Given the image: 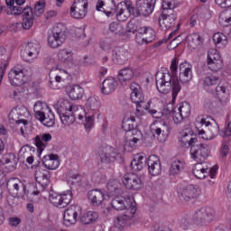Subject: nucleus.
Masks as SVG:
<instances>
[{
  "instance_id": "61",
  "label": "nucleus",
  "mask_w": 231,
  "mask_h": 231,
  "mask_svg": "<svg viewBox=\"0 0 231 231\" xmlns=\"http://www.w3.org/2000/svg\"><path fill=\"white\" fill-rule=\"evenodd\" d=\"M179 223L183 230H187L190 226V217L189 216L182 217L179 220Z\"/></svg>"
},
{
  "instance_id": "22",
  "label": "nucleus",
  "mask_w": 231,
  "mask_h": 231,
  "mask_svg": "<svg viewBox=\"0 0 231 231\" xmlns=\"http://www.w3.org/2000/svg\"><path fill=\"white\" fill-rule=\"evenodd\" d=\"M180 81L182 84H187L192 80V66L188 63H181L180 65Z\"/></svg>"
},
{
  "instance_id": "41",
  "label": "nucleus",
  "mask_w": 231,
  "mask_h": 231,
  "mask_svg": "<svg viewBox=\"0 0 231 231\" xmlns=\"http://www.w3.org/2000/svg\"><path fill=\"white\" fill-rule=\"evenodd\" d=\"M213 42L217 48H226L228 44V37L223 32H217L213 35Z\"/></svg>"
},
{
  "instance_id": "12",
  "label": "nucleus",
  "mask_w": 231,
  "mask_h": 231,
  "mask_svg": "<svg viewBox=\"0 0 231 231\" xmlns=\"http://www.w3.org/2000/svg\"><path fill=\"white\" fill-rule=\"evenodd\" d=\"M201 194V189L198 186L192 184L183 186L179 189V197L184 201H190V199H198Z\"/></svg>"
},
{
  "instance_id": "4",
  "label": "nucleus",
  "mask_w": 231,
  "mask_h": 231,
  "mask_svg": "<svg viewBox=\"0 0 231 231\" xmlns=\"http://www.w3.org/2000/svg\"><path fill=\"white\" fill-rule=\"evenodd\" d=\"M171 73H162V78L160 79H156V88L159 93H162V95H167L171 89H172V81L176 79V73H178V60L174 58L171 60Z\"/></svg>"
},
{
  "instance_id": "57",
  "label": "nucleus",
  "mask_w": 231,
  "mask_h": 231,
  "mask_svg": "<svg viewBox=\"0 0 231 231\" xmlns=\"http://www.w3.org/2000/svg\"><path fill=\"white\" fill-rule=\"evenodd\" d=\"M44 6L45 4L44 2H37L36 5H34V11L32 12V15H36V17H40L41 14L44 13Z\"/></svg>"
},
{
  "instance_id": "49",
  "label": "nucleus",
  "mask_w": 231,
  "mask_h": 231,
  "mask_svg": "<svg viewBox=\"0 0 231 231\" xmlns=\"http://www.w3.org/2000/svg\"><path fill=\"white\" fill-rule=\"evenodd\" d=\"M109 31L115 35H124V25L119 22H112L109 24Z\"/></svg>"
},
{
  "instance_id": "21",
  "label": "nucleus",
  "mask_w": 231,
  "mask_h": 231,
  "mask_svg": "<svg viewBox=\"0 0 231 231\" xmlns=\"http://www.w3.org/2000/svg\"><path fill=\"white\" fill-rule=\"evenodd\" d=\"M19 159L14 153H5L0 159L1 165H6L11 172L15 171Z\"/></svg>"
},
{
  "instance_id": "19",
  "label": "nucleus",
  "mask_w": 231,
  "mask_h": 231,
  "mask_svg": "<svg viewBox=\"0 0 231 231\" xmlns=\"http://www.w3.org/2000/svg\"><path fill=\"white\" fill-rule=\"evenodd\" d=\"M148 171L152 176H160L162 174V162L156 155H151L147 162Z\"/></svg>"
},
{
  "instance_id": "42",
  "label": "nucleus",
  "mask_w": 231,
  "mask_h": 231,
  "mask_svg": "<svg viewBox=\"0 0 231 231\" xmlns=\"http://www.w3.org/2000/svg\"><path fill=\"white\" fill-rule=\"evenodd\" d=\"M97 219H98V214L95 211H88L81 216L80 223H82V225H91V223H95Z\"/></svg>"
},
{
  "instance_id": "10",
  "label": "nucleus",
  "mask_w": 231,
  "mask_h": 231,
  "mask_svg": "<svg viewBox=\"0 0 231 231\" xmlns=\"http://www.w3.org/2000/svg\"><path fill=\"white\" fill-rule=\"evenodd\" d=\"M50 171L48 170L38 169L35 171V180L42 188V189H37L36 191L32 192L33 196H39L41 192H44L46 187L50 185Z\"/></svg>"
},
{
  "instance_id": "40",
  "label": "nucleus",
  "mask_w": 231,
  "mask_h": 231,
  "mask_svg": "<svg viewBox=\"0 0 231 231\" xmlns=\"http://www.w3.org/2000/svg\"><path fill=\"white\" fill-rule=\"evenodd\" d=\"M58 59L64 64L73 62V51L68 49H62L58 52Z\"/></svg>"
},
{
  "instance_id": "54",
  "label": "nucleus",
  "mask_w": 231,
  "mask_h": 231,
  "mask_svg": "<svg viewBox=\"0 0 231 231\" xmlns=\"http://www.w3.org/2000/svg\"><path fill=\"white\" fill-rule=\"evenodd\" d=\"M181 169H183V164L180 161H175L171 163L170 168V174L171 176H175V174H180L181 172Z\"/></svg>"
},
{
  "instance_id": "43",
  "label": "nucleus",
  "mask_w": 231,
  "mask_h": 231,
  "mask_svg": "<svg viewBox=\"0 0 231 231\" xmlns=\"http://www.w3.org/2000/svg\"><path fill=\"white\" fill-rule=\"evenodd\" d=\"M216 92L221 106H226V102L228 100V93L226 92V88L223 86H217L216 88Z\"/></svg>"
},
{
  "instance_id": "51",
  "label": "nucleus",
  "mask_w": 231,
  "mask_h": 231,
  "mask_svg": "<svg viewBox=\"0 0 231 231\" xmlns=\"http://www.w3.org/2000/svg\"><path fill=\"white\" fill-rule=\"evenodd\" d=\"M219 24H221L223 28L231 26V13H223L220 14Z\"/></svg>"
},
{
  "instance_id": "36",
  "label": "nucleus",
  "mask_w": 231,
  "mask_h": 231,
  "mask_svg": "<svg viewBox=\"0 0 231 231\" xmlns=\"http://www.w3.org/2000/svg\"><path fill=\"white\" fill-rule=\"evenodd\" d=\"M69 97L71 100H80L84 97V88L79 85L71 86L68 88Z\"/></svg>"
},
{
  "instance_id": "34",
  "label": "nucleus",
  "mask_w": 231,
  "mask_h": 231,
  "mask_svg": "<svg viewBox=\"0 0 231 231\" xmlns=\"http://www.w3.org/2000/svg\"><path fill=\"white\" fill-rule=\"evenodd\" d=\"M39 44L29 42L25 45V49L22 52L23 57H30L31 59H36L39 55Z\"/></svg>"
},
{
  "instance_id": "48",
  "label": "nucleus",
  "mask_w": 231,
  "mask_h": 231,
  "mask_svg": "<svg viewBox=\"0 0 231 231\" xmlns=\"http://www.w3.org/2000/svg\"><path fill=\"white\" fill-rule=\"evenodd\" d=\"M52 35H56L60 39L66 41V26L62 23H58L55 25L51 31Z\"/></svg>"
},
{
  "instance_id": "11",
  "label": "nucleus",
  "mask_w": 231,
  "mask_h": 231,
  "mask_svg": "<svg viewBox=\"0 0 231 231\" xmlns=\"http://www.w3.org/2000/svg\"><path fill=\"white\" fill-rule=\"evenodd\" d=\"M154 5H156V0H136L135 17H139V15L149 17L154 12Z\"/></svg>"
},
{
  "instance_id": "6",
  "label": "nucleus",
  "mask_w": 231,
  "mask_h": 231,
  "mask_svg": "<svg viewBox=\"0 0 231 231\" xmlns=\"http://www.w3.org/2000/svg\"><path fill=\"white\" fill-rule=\"evenodd\" d=\"M216 217V211L210 207H204L196 210L193 214L192 220L198 226H207Z\"/></svg>"
},
{
  "instance_id": "9",
  "label": "nucleus",
  "mask_w": 231,
  "mask_h": 231,
  "mask_svg": "<svg viewBox=\"0 0 231 231\" xmlns=\"http://www.w3.org/2000/svg\"><path fill=\"white\" fill-rule=\"evenodd\" d=\"M88 0H75L70 7V15L73 19H84L88 14Z\"/></svg>"
},
{
  "instance_id": "62",
  "label": "nucleus",
  "mask_w": 231,
  "mask_h": 231,
  "mask_svg": "<svg viewBox=\"0 0 231 231\" xmlns=\"http://www.w3.org/2000/svg\"><path fill=\"white\" fill-rule=\"evenodd\" d=\"M100 48L104 51H111V50L113 49V45L111 43V41H109V40L102 41L100 42Z\"/></svg>"
},
{
  "instance_id": "38",
  "label": "nucleus",
  "mask_w": 231,
  "mask_h": 231,
  "mask_svg": "<svg viewBox=\"0 0 231 231\" xmlns=\"http://www.w3.org/2000/svg\"><path fill=\"white\" fill-rule=\"evenodd\" d=\"M162 14L160 17H171L172 15H176V12H174V5H172V2L171 0H162Z\"/></svg>"
},
{
  "instance_id": "56",
  "label": "nucleus",
  "mask_w": 231,
  "mask_h": 231,
  "mask_svg": "<svg viewBox=\"0 0 231 231\" xmlns=\"http://www.w3.org/2000/svg\"><path fill=\"white\" fill-rule=\"evenodd\" d=\"M172 88V100H176V97H178V93L181 91V85H180V80L177 79H173L171 82Z\"/></svg>"
},
{
  "instance_id": "44",
  "label": "nucleus",
  "mask_w": 231,
  "mask_h": 231,
  "mask_svg": "<svg viewBox=\"0 0 231 231\" xmlns=\"http://www.w3.org/2000/svg\"><path fill=\"white\" fill-rule=\"evenodd\" d=\"M187 41L188 44H189L191 48H198V46H201L203 43V37L199 33H192L188 35Z\"/></svg>"
},
{
  "instance_id": "35",
  "label": "nucleus",
  "mask_w": 231,
  "mask_h": 231,
  "mask_svg": "<svg viewBox=\"0 0 231 231\" xmlns=\"http://www.w3.org/2000/svg\"><path fill=\"white\" fill-rule=\"evenodd\" d=\"M134 77V71H133V69L131 68H125L121 70H119L117 78L119 82L125 86Z\"/></svg>"
},
{
  "instance_id": "32",
  "label": "nucleus",
  "mask_w": 231,
  "mask_h": 231,
  "mask_svg": "<svg viewBox=\"0 0 231 231\" xmlns=\"http://www.w3.org/2000/svg\"><path fill=\"white\" fill-rule=\"evenodd\" d=\"M112 60L115 64H125L127 62V57H129V52L124 49L113 51Z\"/></svg>"
},
{
  "instance_id": "58",
  "label": "nucleus",
  "mask_w": 231,
  "mask_h": 231,
  "mask_svg": "<svg viewBox=\"0 0 231 231\" xmlns=\"http://www.w3.org/2000/svg\"><path fill=\"white\" fill-rule=\"evenodd\" d=\"M136 104V111L137 113H142L143 111H148L149 108L151 107V103L150 102H145V100H142V102L135 103Z\"/></svg>"
},
{
  "instance_id": "37",
  "label": "nucleus",
  "mask_w": 231,
  "mask_h": 231,
  "mask_svg": "<svg viewBox=\"0 0 231 231\" xmlns=\"http://www.w3.org/2000/svg\"><path fill=\"white\" fill-rule=\"evenodd\" d=\"M177 111H180L179 118L177 122H183L184 118H189L190 116V105L187 102H182L179 104Z\"/></svg>"
},
{
  "instance_id": "29",
  "label": "nucleus",
  "mask_w": 231,
  "mask_h": 231,
  "mask_svg": "<svg viewBox=\"0 0 231 231\" xmlns=\"http://www.w3.org/2000/svg\"><path fill=\"white\" fill-rule=\"evenodd\" d=\"M108 194L110 196H122L124 189H122V183L118 180H110L106 184Z\"/></svg>"
},
{
  "instance_id": "30",
  "label": "nucleus",
  "mask_w": 231,
  "mask_h": 231,
  "mask_svg": "<svg viewBox=\"0 0 231 231\" xmlns=\"http://www.w3.org/2000/svg\"><path fill=\"white\" fill-rule=\"evenodd\" d=\"M131 167L135 172L145 169L147 167V157L140 154L135 155L131 162Z\"/></svg>"
},
{
  "instance_id": "52",
  "label": "nucleus",
  "mask_w": 231,
  "mask_h": 231,
  "mask_svg": "<svg viewBox=\"0 0 231 231\" xmlns=\"http://www.w3.org/2000/svg\"><path fill=\"white\" fill-rule=\"evenodd\" d=\"M129 219L131 218L127 217L125 214L124 216L116 217L115 221L116 228H119V230H122V228H125V226H127V221H129Z\"/></svg>"
},
{
  "instance_id": "18",
  "label": "nucleus",
  "mask_w": 231,
  "mask_h": 231,
  "mask_svg": "<svg viewBox=\"0 0 231 231\" xmlns=\"http://www.w3.org/2000/svg\"><path fill=\"white\" fill-rule=\"evenodd\" d=\"M55 108L58 115H64L66 113L71 115V113L79 112V106L77 105H73L69 101L64 99L60 100L55 106Z\"/></svg>"
},
{
  "instance_id": "60",
  "label": "nucleus",
  "mask_w": 231,
  "mask_h": 231,
  "mask_svg": "<svg viewBox=\"0 0 231 231\" xmlns=\"http://www.w3.org/2000/svg\"><path fill=\"white\" fill-rule=\"evenodd\" d=\"M135 127L136 125L134 123H131V121H126L125 119L123 120L122 128L125 133H129V131L136 129Z\"/></svg>"
},
{
  "instance_id": "3",
  "label": "nucleus",
  "mask_w": 231,
  "mask_h": 231,
  "mask_svg": "<svg viewBox=\"0 0 231 231\" xmlns=\"http://www.w3.org/2000/svg\"><path fill=\"white\" fill-rule=\"evenodd\" d=\"M116 197L111 201V207L114 210H126L125 216L128 219L136 214V202L134 199L130 197H124L122 195H115Z\"/></svg>"
},
{
  "instance_id": "59",
  "label": "nucleus",
  "mask_w": 231,
  "mask_h": 231,
  "mask_svg": "<svg viewBox=\"0 0 231 231\" xmlns=\"http://www.w3.org/2000/svg\"><path fill=\"white\" fill-rule=\"evenodd\" d=\"M85 118H86V120L84 123V126L87 129V131H89L91 129V127H93V124L95 122V120H94L95 113H92V115H90V116H86Z\"/></svg>"
},
{
  "instance_id": "24",
  "label": "nucleus",
  "mask_w": 231,
  "mask_h": 231,
  "mask_svg": "<svg viewBox=\"0 0 231 231\" xmlns=\"http://www.w3.org/2000/svg\"><path fill=\"white\" fill-rule=\"evenodd\" d=\"M137 32L140 35H143V42H145V44H149V42H152L156 39V32L152 27L143 26L138 28Z\"/></svg>"
},
{
  "instance_id": "13",
  "label": "nucleus",
  "mask_w": 231,
  "mask_h": 231,
  "mask_svg": "<svg viewBox=\"0 0 231 231\" xmlns=\"http://www.w3.org/2000/svg\"><path fill=\"white\" fill-rule=\"evenodd\" d=\"M208 66L211 71H219L223 68V60L217 50L210 49L208 51Z\"/></svg>"
},
{
  "instance_id": "23",
  "label": "nucleus",
  "mask_w": 231,
  "mask_h": 231,
  "mask_svg": "<svg viewBox=\"0 0 231 231\" xmlns=\"http://www.w3.org/2000/svg\"><path fill=\"white\" fill-rule=\"evenodd\" d=\"M88 198L93 207H98L104 201V191L98 189H91L88 192Z\"/></svg>"
},
{
  "instance_id": "1",
  "label": "nucleus",
  "mask_w": 231,
  "mask_h": 231,
  "mask_svg": "<svg viewBox=\"0 0 231 231\" xmlns=\"http://www.w3.org/2000/svg\"><path fill=\"white\" fill-rule=\"evenodd\" d=\"M176 110L171 104L164 106L162 112V121H157L154 125L151 128V133L153 138H157L161 143L167 141L169 134H171V127L169 126V120L172 118V115Z\"/></svg>"
},
{
  "instance_id": "53",
  "label": "nucleus",
  "mask_w": 231,
  "mask_h": 231,
  "mask_svg": "<svg viewBox=\"0 0 231 231\" xmlns=\"http://www.w3.org/2000/svg\"><path fill=\"white\" fill-rule=\"evenodd\" d=\"M42 124L45 125V127H53V125H55V115H53L51 110H49L48 116H45Z\"/></svg>"
},
{
  "instance_id": "63",
  "label": "nucleus",
  "mask_w": 231,
  "mask_h": 231,
  "mask_svg": "<svg viewBox=\"0 0 231 231\" xmlns=\"http://www.w3.org/2000/svg\"><path fill=\"white\" fill-rule=\"evenodd\" d=\"M216 5L220 8H230L231 0H215Z\"/></svg>"
},
{
  "instance_id": "28",
  "label": "nucleus",
  "mask_w": 231,
  "mask_h": 231,
  "mask_svg": "<svg viewBox=\"0 0 231 231\" xmlns=\"http://www.w3.org/2000/svg\"><path fill=\"white\" fill-rule=\"evenodd\" d=\"M44 142H51V135L50 134H42V136L36 135L34 138V143L37 147L38 156H41V154H42V151L46 149V143H44Z\"/></svg>"
},
{
  "instance_id": "25",
  "label": "nucleus",
  "mask_w": 231,
  "mask_h": 231,
  "mask_svg": "<svg viewBox=\"0 0 231 231\" xmlns=\"http://www.w3.org/2000/svg\"><path fill=\"white\" fill-rule=\"evenodd\" d=\"M42 165H44L46 169H49V171H55L56 169H59V165H60V162H59V155H45L42 159Z\"/></svg>"
},
{
  "instance_id": "47",
  "label": "nucleus",
  "mask_w": 231,
  "mask_h": 231,
  "mask_svg": "<svg viewBox=\"0 0 231 231\" xmlns=\"http://www.w3.org/2000/svg\"><path fill=\"white\" fill-rule=\"evenodd\" d=\"M198 142V137L184 134L180 139L181 147H192Z\"/></svg>"
},
{
  "instance_id": "15",
  "label": "nucleus",
  "mask_w": 231,
  "mask_h": 231,
  "mask_svg": "<svg viewBox=\"0 0 231 231\" xmlns=\"http://www.w3.org/2000/svg\"><path fill=\"white\" fill-rule=\"evenodd\" d=\"M123 183L129 190H140L142 189V179L134 173L125 174L123 177Z\"/></svg>"
},
{
  "instance_id": "31",
  "label": "nucleus",
  "mask_w": 231,
  "mask_h": 231,
  "mask_svg": "<svg viewBox=\"0 0 231 231\" xmlns=\"http://www.w3.org/2000/svg\"><path fill=\"white\" fill-rule=\"evenodd\" d=\"M61 123L63 124V125H71V124H73L78 116L79 120H82L84 118V116L82 115H80V113L78 112H71V114L69 113H65V114H60L59 115Z\"/></svg>"
},
{
  "instance_id": "45",
  "label": "nucleus",
  "mask_w": 231,
  "mask_h": 231,
  "mask_svg": "<svg viewBox=\"0 0 231 231\" xmlns=\"http://www.w3.org/2000/svg\"><path fill=\"white\" fill-rule=\"evenodd\" d=\"M86 107L88 111L97 112L100 107V102L97 97H90L87 99Z\"/></svg>"
},
{
  "instance_id": "64",
  "label": "nucleus",
  "mask_w": 231,
  "mask_h": 231,
  "mask_svg": "<svg viewBox=\"0 0 231 231\" xmlns=\"http://www.w3.org/2000/svg\"><path fill=\"white\" fill-rule=\"evenodd\" d=\"M230 151V147L226 143H223L222 147L220 149V156L221 158H225L226 156L228 155V152Z\"/></svg>"
},
{
  "instance_id": "14",
  "label": "nucleus",
  "mask_w": 231,
  "mask_h": 231,
  "mask_svg": "<svg viewBox=\"0 0 231 231\" xmlns=\"http://www.w3.org/2000/svg\"><path fill=\"white\" fill-rule=\"evenodd\" d=\"M82 213V208L79 205L70 206L65 212L63 216L64 223L68 226L69 225H75L79 219V216Z\"/></svg>"
},
{
  "instance_id": "8",
  "label": "nucleus",
  "mask_w": 231,
  "mask_h": 231,
  "mask_svg": "<svg viewBox=\"0 0 231 231\" xmlns=\"http://www.w3.org/2000/svg\"><path fill=\"white\" fill-rule=\"evenodd\" d=\"M71 199H73V192L71 190H67L61 194L54 191L49 193L50 203L58 208H66L71 203Z\"/></svg>"
},
{
  "instance_id": "20",
  "label": "nucleus",
  "mask_w": 231,
  "mask_h": 231,
  "mask_svg": "<svg viewBox=\"0 0 231 231\" xmlns=\"http://www.w3.org/2000/svg\"><path fill=\"white\" fill-rule=\"evenodd\" d=\"M125 146L133 149V147H136V143L142 140V132L136 128L134 130L128 131L125 133Z\"/></svg>"
},
{
  "instance_id": "26",
  "label": "nucleus",
  "mask_w": 231,
  "mask_h": 231,
  "mask_svg": "<svg viewBox=\"0 0 231 231\" xmlns=\"http://www.w3.org/2000/svg\"><path fill=\"white\" fill-rule=\"evenodd\" d=\"M130 89L132 91L131 93V100L134 102V104H138L142 102V100H145V97H143V93L142 92V88L138 83L132 82L130 85Z\"/></svg>"
},
{
  "instance_id": "5",
  "label": "nucleus",
  "mask_w": 231,
  "mask_h": 231,
  "mask_svg": "<svg viewBox=\"0 0 231 231\" xmlns=\"http://www.w3.org/2000/svg\"><path fill=\"white\" fill-rule=\"evenodd\" d=\"M8 78L10 80V84L12 86L18 88L16 90L13 91V96H12L13 98L17 99V95L21 93L19 89H23L22 86L23 84H24V82H26V79H25L26 75H24V68L19 65L14 67L8 74Z\"/></svg>"
},
{
  "instance_id": "39",
  "label": "nucleus",
  "mask_w": 231,
  "mask_h": 231,
  "mask_svg": "<svg viewBox=\"0 0 231 231\" xmlns=\"http://www.w3.org/2000/svg\"><path fill=\"white\" fill-rule=\"evenodd\" d=\"M203 162H197L194 165L193 168V175L195 178H198V180H205L207 176H208V168H203L202 165Z\"/></svg>"
},
{
  "instance_id": "55",
  "label": "nucleus",
  "mask_w": 231,
  "mask_h": 231,
  "mask_svg": "<svg viewBox=\"0 0 231 231\" xmlns=\"http://www.w3.org/2000/svg\"><path fill=\"white\" fill-rule=\"evenodd\" d=\"M204 87L210 88V86H217L219 84V78L216 76H208L204 79Z\"/></svg>"
},
{
  "instance_id": "33",
  "label": "nucleus",
  "mask_w": 231,
  "mask_h": 231,
  "mask_svg": "<svg viewBox=\"0 0 231 231\" xmlns=\"http://www.w3.org/2000/svg\"><path fill=\"white\" fill-rule=\"evenodd\" d=\"M177 19V15H172L171 17L167 16H159V25L162 32H167V30H171L174 25V23Z\"/></svg>"
},
{
  "instance_id": "46",
  "label": "nucleus",
  "mask_w": 231,
  "mask_h": 231,
  "mask_svg": "<svg viewBox=\"0 0 231 231\" xmlns=\"http://www.w3.org/2000/svg\"><path fill=\"white\" fill-rule=\"evenodd\" d=\"M62 38H59V36H56L55 34H51L48 36V44L50 48H52L55 50L56 48H60L62 46V43L64 42Z\"/></svg>"
},
{
  "instance_id": "50",
  "label": "nucleus",
  "mask_w": 231,
  "mask_h": 231,
  "mask_svg": "<svg viewBox=\"0 0 231 231\" xmlns=\"http://www.w3.org/2000/svg\"><path fill=\"white\" fill-rule=\"evenodd\" d=\"M41 107H42V103L41 101H37L34 104V112H35V116L37 118V120H40V122L42 124L46 114H44V112H42L40 109Z\"/></svg>"
},
{
  "instance_id": "16",
  "label": "nucleus",
  "mask_w": 231,
  "mask_h": 231,
  "mask_svg": "<svg viewBox=\"0 0 231 231\" xmlns=\"http://www.w3.org/2000/svg\"><path fill=\"white\" fill-rule=\"evenodd\" d=\"M101 163H113L120 158V153L113 146L105 147L99 154Z\"/></svg>"
},
{
  "instance_id": "7",
  "label": "nucleus",
  "mask_w": 231,
  "mask_h": 231,
  "mask_svg": "<svg viewBox=\"0 0 231 231\" xmlns=\"http://www.w3.org/2000/svg\"><path fill=\"white\" fill-rule=\"evenodd\" d=\"M190 157L197 163H203L210 156V146L202 143H196L189 150Z\"/></svg>"
},
{
  "instance_id": "17",
  "label": "nucleus",
  "mask_w": 231,
  "mask_h": 231,
  "mask_svg": "<svg viewBox=\"0 0 231 231\" xmlns=\"http://www.w3.org/2000/svg\"><path fill=\"white\" fill-rule=\"evenodd\" d=\"M97 12H104L107 17H111L116 10L115 0H98L96 5Z\"/></svg>"
},
{
  "instance_id": "27",
  "label": "nucleus",
  "mask_w": 231,
  "mask_h": 231,
  "mask_svg": "<svg viewBox=\"0 0 231 231\" xmlns=\"http://www.w3.org/2000/svg\"><path fill=\"white\" fill-rule=\"evenodd\" d=\"M116 88H118V81H116L115 78H107L102 83L101 93L104 95H111Z\"/></svg>"
},
{
  "instance_id": "2",
  "label": "nucleus",
  "mask_w": 231,
  "mask_h": 231,
  "mask_svg": "<svg viewBox=\"0 0 231 231\" xmlns=\"http://www.w3.org/2000/svg\"><path fill=\"white\" fill-rule=\"evenodd\" d=\"M24 3H26V0H5L9 8L6 13L12 15H21L23 14L22 26L23 30H30L33 26V9L30 6L21 7Z\"/></svg>"
}]
</instances>
